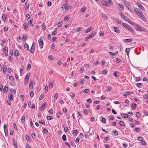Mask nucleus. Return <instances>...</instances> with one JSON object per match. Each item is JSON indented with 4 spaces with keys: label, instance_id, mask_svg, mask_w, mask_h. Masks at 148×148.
<instances>
[{
    "label": "nucleus",
    "instance_id": "f257e3e1",
    "mask_svg": "<svg viewBox=\"0 0 148 148\" xmlns=\"http://www.w3.org/2000/svg\"><path fill=\"white\" fill-rule=\"evenodd\" d=\"M136 14L143 20L145 21V20H146V18H145L143 13L140 10H139L137 12Z\"/></svg>",
    "mask_w": 148,
    "mask_h": 148
},
{
    "label": "nucleus",
    "instance_id": "f03ea898",
    "mask_svg": "<svg viewBox=\"0 0 148 148\" xmlns=\"http://www.w3.org/2000/svg\"><path fill=\"white\" fill-rule=\"evenodd\" d=\"M119 15L121 16L125 21H130V20L129 18L126 16H124V15L123 14L122 12L119 13Z\"/></svg>",
    "mask_w": 148,
    "mask_h": 148
},
{
    "label": "nucleus",
    "instance_id": "7ed1b4c3",
    "mask_svg": "<svg viewBox=\"0 0 148 148\" xmlns=\"http://www.w3.org/2000/svg\"><path fill=\"white\" fill-rule=\"evenodd\" d=\"M35 47V43L34 42L32 43L31 47L30 49V51L31 53H33L34 51Z\"/></svg>",
    "mask_w": 148,
    "mask_h": 148
},
{
    "label": "nucleus",
    "instance_id": "20e7f679",
    "mask_svg": "<svg viewBox=\"0 0 148 148\" xmlns=\"http://www.w3.org/2000/svg\"><path fill=\"white\" fill-rule=\"evenodd\" d=\"M38 42L40 48H42L43 46V42L42 40L41 39L38 40Z\"/></svg>",
    "mask_w": 148,
    "mask_h": 148
},
{
    "label": "nucleus",
    "instance_id": "39448f33",
    "mask_svg": "<svg viewBox=\"0 0 148 148\" xmlns=\"http://www.w3.org/2000/svg\"><path fill=\"white\" fill-rule=\"evenodd\" d=\"M121 116L123 118H128L130 116V115H129L125 113L122 114L121 115Z\"/></svg>",
    "mask_w": 148,
    "mask_h": 148
},
{
    "label": "nucleus",
    "instance_id": "423d86ee",
    "mask_svg": "<svg viewBox=\"0 0 148 148\" xmlns=\"http://www.w3.org/2000/svg\"><path fill=\"white\" fill-rule=\"evenodd\" d=\"M127 29L130 31V32L133 34V35L135 34V33L131 27L129 26L127 27Z\"/></svg>",
    "mask_w": 148,
    "mask_h": 148
},
{
    "label": "nucleus",
    "instance_id": "0eeeda50",
    "mask_svg": "<svg viewBox=\"0 0 148 148\" xmlns=\"http://www.w3.org/2000/svg\"><path fill=\"white\" fill-rule=\"evenodd\" d=\"M95 34L96 33L95 32H94V33H92L91 34L88 36L87 37V38L89 39L91 38L94 37Z\"/></svg>",
    "mask_w": 148,
    "mask_h": 148
},
{
    "label": "nucleus",
    "instance_id": "6e6552de",
    "mask_svg": "<svg viewBox=\"0 0 148 148\" xmlns=\"http://www.w3.org/2000/svg\"><path fill=\"white\" fill-rule=\"evenodd\" d=\"M137 5L141 9L143 10H144V8L139 3L137 2L136 3Z\"/></svg>",
    "mask_w": 148,
    "mask_h": 148
},
{
    "label": "nucleus",
    "instance_id": "1a4fd4ad",
    "mask_svg": "<svg viewBox=\"0 0 148 148\" xmlns=\"http://www.w3.org/2000/svg\"><path fill=\"white\" fill-rule=\"evenodd\" d=\"M70 18V15H66L64 19V21H67Z\"/></svg>",
    "mask_w": 148,
    "mask_h": 148
},
{
    "label": "nucleus",
    "instance_id": "9d476101",
    "mask_svg": "<svg viewBox=\"0 0 148 148\" xmlns=\"http://www.w3.org/2000/svg\"><path fill=\"white\" fill-rule=\"evenodd\" d=\"M93 29V28L92 27H90L89 28H88V29H87L85 31V32H86V33H88L91 31Z\"/></svg>",
    "mask_w": 148,
    "mask_h": 148
},
{
    "label": "nucleus",
    "instance_id": "9b49d317",
    "mask_svg": "<svg viewBox=\"0 0 148 148\" xmlns=\"http://www.w3.org/2000/svg\"><path fill=\"white\" fill-rule=\"evenodd\" d=\"M47 105V103L46 102H44L42 104V105L40 107V109H41V110H43L45 108Z\"/></svg>",
    "mask_w": 148,
    "mask_h": 148
},
{
    "label": "nucleus",
    "instance_id": "f8f14e48",
    "mask_svg": "<svg viewBox=\"0 0 148 148\" xmlns=\"http://www.w3.org/2000/svg\"><path fill=\"white\" fill-rule=\"evenodd\" d=\"M101 15H102V17L103 18L104 20H107L108 19V18L106 14H103V13H102Z\"/></svg>",
    "mask_w": 148,
    "mask_h": 148
},
{
    "label": "nucleus",
    "instance_id": "ddd939ff",
    "mask_svg": "<svg viewBox=\"0 0 148 148\" xmlns=\"http://www.w3.org/2000/svg\"><path fill=\"white\" fill-rule=\"evenodd\" d=\"M29 3H28V2H27L25 3V6L26 7L25 10H27L28 9L29 6Z\"/></svg>",
    "mask_w": 148,
    "mask_h": 148
},
{
    "label": "nucleus",
    "instance_id": "4468645a",
    "mask_svg": "<svg viewBox=\"0 0 148 148\" xmlns=\"http://www.w3.org/2000/svg\"><path fill=\"white\" fill-rule=\"evenodd\" d=\"M9 98L10 99V100L12 101L13 99V96L12 94L11 93H10L9 94L8 96Z\"/></svg>",
    "mask_w": 148,
    "mask_h": 148
},
{
    "label": "nucleus",
    "instance_id": "2eb2a0df",
    "mask_svg": "<svg viewBox=\"0 0 148 148\" xmlns=\"http://www.w3.org/2000/svg\"><path fill=\"white\" fill-rule=\"evenodd\" d=\"M114 31L117 33H119L120 31L119 28L116 27H114Z\"/></svg>",
    "mask_w": 148,
    "mask_h": 148
},
{
    "label": "nucleus",
    "instance_id": "dca6fc26",
    "mask_svg": "<svg viewBox=\"0 0 148 148\" xmlns=\"http://www.w3.org/2000/svg\"><path fill=\"white\" fill-rule=\"evenodd\" d=\"M23 27L24 29L26 30L27 29L28 26L27 23H24L23 25Z\"/></svg>",
    "mask_w": 148,
    "mask_h": 148
},
{
    "label": "nucleus",
    "instance_id": "f3484780",
    "mask_svg": "<svg viewBox=\"0 0 148 148\" xmlns=\"http://www.w3.org/2000/svg\"><path fill=\"white\" fill-rule=\"evenodd\" d=\"M8 89L7 86H5L3 89V92L5 93L8 90Z\"/></svg>",
    "mask_w": 148,
    "mask_h": 148
},
{
    "label": "nucleus",
    "instance_id": "a211bd4d",
    "mask_svg": "<svg viewBox=\"0 0 148 148\" xmlns=\"http://www.w3.org/2000/svg\"><path fill=\"white\" fill-rule=\"evenodd\" d=\"M132 40V39H127L124 40V42H131Z\"/></svg>",
    "mask_w": 148,
    "mask_h": 148
},
{
    "label": "nucleus",
    "instance_id": "6ab92c4d",
    "mask_svg": "<svg viewBox=\"0 0 148 148\" xmlns=\"http://www.w3.org/2000/svg\"><path fill=\"white\" fill-rule=\"evenodd\" d=\"M7 66L5 65H4L3 66V71L4 73H5V72L6 71H7Z\"/></svg>",
    "mask_w": 148,
    "mask_h": 148
},
{
    "label": "nucleus",
    "instance_id": "aec40b11",
    "mask_svg": "<svg viewBox=\"0 0 148 148\" xmlns=\"http://www.w3.org/2000/svg\"><path fill=\"white\" fill-rule=\"evenodd\" d=\"M131 93L130 92H126L125 93H124L123 96L124 97H125L127 95H130L131 94Z\"/></svg>",
    "mask_w": 148,
    "mask_h": 148
},
{
    "label": "nucleus",
    "instance_id": "412c9836",
    "mask_svg": "<svg viewBox=\"0 0 148 148\" xmlns=\"http://www.w3.org/2000/svg\"><path fill=\"white\" fill-rule=\"evenodd\" d=\"M102 3L104 5L107 6H108V5H107V2L104 0L102 1Z\"/></svg>",
    "mask_w": 148,
    "mask_h": 148
},
{
    "label": "nucleus",
    "instance_id": "4be33fe9",
    "mask_svg": "<svg viewBox=\"0 0 148 148\" xmlns=\"http://www.w3.org/2000/svg\"><path fill=\"white\" fill-rule=\"evenodd\" d=\"M24 46L25 48L27 50H29V47L27 43H25L24 44Z\"/></svg>",
    "mask_w": 148,
    "mask_h": 148
},
{
    "label": "nucleus",
    "instance_id": "5701e85b",
    "mask_svg": "<svg viewBox=\"0 0 148 148\" xmlns=\"http://www.w3.org/2000/svg\"><path fill=\"white\" fill-rule=\"evenodd\" d=\"M33 83L32 82H30L29 85V87L30 88H33Z\"/></svg>",
    "mask_w": 148,
    "mask_h": 148
},
{
    "label": "nucleus",
    "instance_id": "b1692460",
    "mask_svg": "<svg viewBox=\"0 0 148 148\" xmlns=\"http://www.w3.org/2000/svg\"><path fill=\"white\" fill-rule=\"evenodd\" d=\"M18 51L17 50H15L14 54V56L16 57H17L18 56Z\"/></svg>",
    "mask_w": 148,
    "mask_h": 148
},
{
    "label": "nucleus",
    "instance_id": "393cba45",
    "mask_svg": "<svg viewBox=\"0 0 148 148\" xmlns=\"http://www.w3.org/2000/svg\"><path fill=\"white\" fill-rule=\"evenodd\" d=\"M107 73H108V71L106 69L103 70L102 72V73L103 74H104V75L107 74Z\"/></svg>",
    "mask_w": 148,
    "mask_h": 148
},
{
    "label": "nucleus",
    "instance_id": "a878e982",
    "mask_svg": "<svg viewBox=\"0 0 148 148\" xmlns=\"http://www.w3.org/2000/svg\"><path fill=\"white\" fill-rule=\"evenodd\" d=\"M141 116V114L139 112H137L136 113V116L137 117H140Z\"/></svg>",
    "mask_w": 148,
    "mask_h": 148
},
{
    "label": "nucleus",
    "instance_id": "bb28decb",
    "mask_svg": "<svg viewBox=\"0 0 148 148\" xmlns=\"http://www.w3.org/2000/svg\"><path fill=\"white\" fill-rule=\"evenodd\" d=\"M137 86L139 88H141L143 85L142 83H138L137 84Z\"/></svg>",
    "mask_w": 148,
    "mask_h": 148
},
{
    "label": "nucleus",
    "instance_id": "cd10ccee",
    "mask_svg": "<svg viewBox=\"0 0 148 148\" xmlns=\"http://www.w3.org/2000/svg\"><path fill=\"white\" fill-rule=\"evenodd\" d=\"M82 29V27H79L76 29V32H78L79 31H81Z\"/></svg>",
    "mask_w": 148,
    "mask_h": 148
},
{
    "label": "nucleus",
    "instance_id": "c85d7f7f",
    "mask_svg": "<svg viewBox=\"0 0 148 148\" xmlns=\"http://www.w3.org/2000/svg\"><path fill=\"white\" fill-rule=\"evenodd\" d=\"M3 51L4 52L5 51H7V53L8 52V48L7 47H4L3 48Z\"/></svg>",
    "mask_w": 148,
    "mask_h": 148
},
{
    "label": "nucleus",
    "instance_id": "c756f323",
    "mask_svg": "<svg viewBox=\"0 0 148 148\" xmlns=\"http://www.w3.org/2000/svg\"><path fill=\"white\" fill-rule=\"evenodd\" d=\"M119 124L120 125L122 126H124L125 125L124 122L121 121H120L119 122Z\"/></svg>",
    "mask_w": 148,
    "mask_h": 148
},
{
    "label": "nucleus",
    "instance_id": "7c9ffc66",
    "mask_svg": "<svg viewBox=\"0 0 148 148\" xmlns=\"http://www.w3.org/2000/svg\"><path fill=\"white\" fill-rule=\"evenodd\" d=\"M71 8V6H68V5H67V6L65 8V10L66 11L70 9Z\"/></svg>",
    "mask_w": 148,
    "mask_h": 148
},
{
    "label": "nucleus",
    "instance_id": "2f4dec72",
    "mask_svg": "<svg viewBox=\"0 0 148 148\" xmlns=\"http://www.w3.org/2000/svg\"><path fill=\"white\" fill-rule=\"evenodd\" d=\"M44 97V95H43V94H42L39 97V100L40 101L42 100Z\"/></svg>",
    "mask_w": 148,
    "mask_h": 148
},
{
    "label": "nucleus",
    "instance_id": "473e14b6",
    "mask_svg": "<svg viewBox=\"0 0 148 148\" xmlns=\"http://www.w3.org/2000/svg\"><path fill=\"white\" fill-rule=\"evenodd\" d=\"M41 27H42V30L43 31H45V25L44 23H43L41 26Z\"/></svg>",
    "mask_w": 148,
    "mask_h": 148
},
{
    "label": "nucleus",
    "instance_id": "72a5a7b5",
    "mask_svg": "<svg viewBox=\"0 0 148 148\" xmlns=\"http://www.w3.org/2000/svg\"><path fill=\"white\" fill-rule=\"evenodd\" d=\"M62 138L64 141H65L66 140V135L65 134H64L62 136Z\"/></svg>",
    "mask_w": 148,
    "mask_h": 148
},
{
    "label": "nucleus",
    "instance_id": "f704fd0d",
    "mask_svg": "<svg viewBox=\"0 0 148 148\" xmlns=\"http://www.w3.org/2000/svg\"><path fill=\"white\" fill-rule=\"evenodd\" d=\"M25 117L24 115L22 117L21 121L22 123H23L25 122Z\"/></svg>",
    "mask_w": 148,
    "mask_h": 148
},
{
    "label": "nucleus",
    "instance_id": "c9c22d12",
    "mask_svg": "<svg viewBox=\"0 0 148 148\" xmlns=\"http://www.w3.org/2000/svg\"><path fill=\"white\" fill-rule=\"evenodd\" d=\"M64 130L66 132H68L69 131V129L68 127L65 126L64 128Z\"/></svg>",
    "mask_w": 148,
    "mask_h": 148
},
{
    "label": "nucleus",
    "instance_id": "e433bc0d",
    "mask_svg": "<svg viewBox=\"0 0 148 148\" xmlns=\"http://www.w3.org/2000/svg\"><path fill=\"white\" fill-rule=\"evenodd\" d=\"M62 22H63L62 21H60L58 24V26L59 27H60L61 26Z\"/></svg>",
    "mask_w": 148,
    "mask_h": 148
},
{
    "label": "nucleus",
    "instance_id": "4c0bfd02",
    "mask_svg": "<svg viewBox=\"0 0 148 148\" xmlns=\"http://www.w3.org/2000/svg\"><path fill=\"white\" fill-rule=\"evenodd\" d=\"M123 26L127 29V27L129 26L127 24L125 23H123L122 24Z\"/></svg>",
    "mask_w": 148,
    "mask_h": 148
},
{
    "label": "nucleus",
    "instance_id": "58836bf2",
    "mask_svg": "<svg viewBox=\"0 0 148 148\" xmlns=\"http://www.w3.org/2000/svg\"><path fill=\"white\" fill-rule=\"evenodd\" d=\"M130 51V49L128 48H127L125 49V52L127 53V55H128L129 52Z\"/></svg>",
    "mask_w": 148,
    "mask_h": 148
},
{
    "label": "nucleus",
    "instance_id": "ea45409f",
    "mask_svg": "<svg viewBox=\"0 0 148 148\" xmlns=\"http://www.w3.org/2000/svg\"><path fill=\"white\" fill-rule=\"evenodd\" d=\"M124 3L125 4V5L128 8H129L130 7V5H129V3H128V2H127L126 1L125 2L124 1Z\"/></svg>",
    "mask_w": 148,
    "mask_h": 148
},
{
    "label": "nucleus",
    "instance_id": "a19ab883",
    "mask_svg": "<svg viewBox=\"0 0 148 148\" xmlns=\"http://www.w3.org/2000/svg\"><path fill=\"white\" fill-rule=\"evenodd\" d=\"M136 105L135 104L132 103V108L133 109L135 108H136Z\"/></svg>",
    "mask_w": 148,
    "mask_h": 148
},
{
    "label": "nucleus",
    "instance_id": "79ce46f5",
    "mask_svg": "<svg viewBox=\"0 0 148 148\" xmlns=\"http://www.w3.org/2000/svg\"><path fill=\"white\" fill-rule=\"evenodd\" d=\"M28 80H29V79H28V78H26L25 79V82H24V84L25 85H26L27 84V83L28 82Z\"/></svg>",
    "mask_w": 148,
    "mask_h": 148
},
{
    "label": "nucleus",
    "instance_id": "37998d69",
    "mask_svg": "<svg viewBox=\"0 0 148 148\" xmlns=\"http://www.w3.org/2000/svg\"><path fill=\"white\" fill-rule=\"evenodd\" d=\"M101 121L103 123H105L106 122V120L105 118H102L101 119Z\"/></svg>",
    "mask_w": 148,
    "mask_h": 148
},
{
    "label": "nucleus",
    "instance_id": "c03bdc74",
    "mask_svg": "<svg viewBox=\"0 0 148 148\" xmlns=\"http://www.w3.org/2000/svg\"><path fill=\"white\" fill-rule=\"evenodd\" d=\"M53 86V82H51L50 83V84H49V88H52Z\"/></svg>",
    "mask_w": 148,
    "mask_h": 148
},
{
    "label": "nucleus",
    "instance_id": "a18cd8bd",
    "mask_svg": "<svg viewBox=\"0 0 148 148\" xmlns=\"http://www.w3.org/2000/svg\"><path fill=\"white\" fill-rule=\"evenodd\" d=\"M26 139L28 141H29V137L28 135H26L25 136Z\"/></svg>",
    "mask_w": 148,
    "mask_h": 148
},
{
    "label": "nucleus",
    "instance_id": "49530a36",
    "mask_svg": "<svg viewBox=\"0 0 148 148\" xmlns=\"http://www.w3.org/2000/svg\"><path fill=\"white\" fill-rule=\"evenodd\" d=\"M143 81H146L148 83V79L146 77H144L143 79Z\"/></svg>",
    "mask_w": 148,
    "mask_h": 148
},
{
    "label": "nucleus",
    "instance_id": "de8ad7c7",
    "mask_svg": "<svg viewBox=\"0 0 148 148\" xmlns=\"http://www.w3.org/2000/svg\"><path fill=\"white\" fill-rule=\"evenodd\" d=\"M145 29V28L140 26L139 29H138V30L144 31Z\"/></svg>",
    "mask_w": 148,
    "mask_h": 148
},
{
    "label": "nucleus",
    "instance_id": "09e8293b",
    "mask_svg": "<svg viewBox=\"0 0 148 148\" xmlns=\"http://www.w3.org/2000/svg\"><path fill=\"white\" fill-rule=\"evenodd\" d=\"M137 139L138 140L140 141H142L143 140V139L141 137L139 136L137 137Z\"/></svg>",
    "mask_w": 148,
    "mask_h": 148
},
{
    "label": "nucleus",
    "instance_id": "8fccbe9b",
    "mask_svg": "<svg viewBox=\"0 0 148 148\" xmlns=\"http://www.w3.org/2000/svg\"><path fill=\"white\" fill-rule=\"evenodd\" d=\"M2 18L4 21H5L6 20V17L4 15L2 16Z\"/></svg>",
    "mask_w": 148,
    "mask_h": 148
},
{
    "label": "nucleus",
    "instance_id": "3c124183",
    "mask_svg": "<svg viewBox=\"0 0 148 148\" xmlns=\"http://www.w3.org/2000/svg\"><path fill=\"white\" fill-rule=\"evenodd\" d=\"M43 131L44 132L45 134H47L48 133V131L45 128H44L43 129Z\"/></svg>",
    "mask_w": 148,
    "mask_h": 148
},
{
    "label": "nucleus",
    "instance_id": "603ef678",
    "mask_svg": "<svg viewBox=\"0 0 148 148\" xmlns=\"http://www.w3.org/2000/svg\"><path fill=\"white\" fill-rule=\"evenodd\" d=\"M9 79L10 80V81H12V82L13 81V80H14V79L13 77L12 76H9Z\"/></svg>",
    "mask_w": 148,
    "mask_h": 148
},
{
    "label": "nucleus",
    "instance_id": "864d4df0",
    "mask_svg": "<svg viewBox=\"0 0 148 148\" xmlns=\"http://www.w3.org/2000/svg\"><path fill=\"white\" fill-rule=\"evenodd\" d=\"M67 6V4H64L62 5V8H65Z\"/></svg>",
    "mask_w": 148,
    "mask_h": 148
},
{
    "label": "nucleus",
    "instance_id": "5fc2aeb1",
    "mask_svg": "<svg viewBox=\"0 0 148 148\" xmlns=\"http://www.w3.org/2000/svg\"><path fill=\"white\" fill-rule=\"evenodd\" d=\"M87 102H88L89 103H92V101L91 99L89 98L87 100Z\"/></svg>",
    "mask_w": 148,
    "mask_h": 148
},
{
    "label": "nucleus",
    "instance_id": "6e6d98bb",
    "mask_svg": "<svg viewBox=\"0 0 148 148\" xmlns=\"http://www.w3.org/2000/svg\"><path fill=\"white\" fill-rule=\"evenodd\" d=\"M39 123H40L41 124H42L43 125L45 124V121L44 120L43 121H39Z\"/></svg>",
    "mask_w": 148,
    "mask_h": 148
},
{
    "label": "nucleus",
    "instance_id": "4d7b16f0",
    "mask_svg": "<svg viewBox=\"0 0 148 148\" xmlns=\"http://www.w3.org/2000/svg\"><path fill=\"white\" fill-rule=\"evenodd\" d=\"M53 110L52 109H50L48 111V112L49 113H50L51 114H53Z\"/></svg>",
    "mask_w": 148,
    "mask_h": 148
},
{
    "label": "nucleus",
    "instance_id": "13d9d810",
    "mask_svg": "<svg viewBox=\"0 0 148 148\" xmlns=\"http://www.w3.org/2000/svg\"><path fill=\"white\" fill-rule=\"evenodd\" d=\"M113 132L115 134V135L116 136L118 135V132L117 131V130L114 131H113Z\"/></svg>",
    "mask_w": 148,
    "mask_h": 148
},
{
    "label": "nucleus",
    "instance_id": "bf43d9fd",
    "mask_svg": "<svg viewBox=\"0 0 148 148\" xmlns=\"http://www.w3.org/2000/svg\"><path fill=\"white\" fill-rule=\"evenodd\" d=\"M135 130L136 132H139L140 131V130L139 128H136L135 129Z\"/></svg>",
    "mask_w": 148,
    "mask_h": 148
},
{
    "label": "nucleus",
    "instance_id": "052dcab7",
    "mask_svg": "<svg viewBox=\"0 0 148 148\" xmlns=\"http://www.w3.org/2000/svg\"><path fill=\"white\" fill-rule=\"evenodd\" d=\"M141 144L142 145H145L146 144V143L144 141H143V140L142 141Z\"/></svg>",
    "mask_w": 148,
    "mask_h": 148
},
{
    "label": "nucleus",
    "instance_id": "680f3d73",
    "mask_svg": "<svg viewBox=\"0 0 148 148\" xmlns=\"http://www.w3.org/2000/svg\"><path fill=\"white\" fill-rule=\"evenodd\" d=\"M30 96L31 97H32L34 95V93L32 91L30 92Z\"/></svg>",
    "mask_w": 148,
    "mask_h": 148
},
{
    "label": "nucleus",
    "instance_id": "e2e57ef3",
    "mask_svg": "<svg viewBox=\"0 0 148 148\" xmlns=\"http://www.w3.org/2000/svg\"><path fill=\"white\" fill-rule=\"evenodd\" d=\"M143 97L146 99H148V95H146V94H145L144 96H143Z\"/></svg>",
    "mask_w": 148,
    "mask_h": 148
},
{
    "label": "nucleus",
    "instance_id": "0e129e2a",
    "mask_svg": "<svg viewBox=\"0 0 148 148\" xmlns=\"http://www.w3.org/2000/svg\"><path fill=\"white\" fill-rule=\"evenodd\" d=\"M116 61L117 63H119L121 62V60L119 58H116Z\"/></svg>",
    "mask_w": 148,
    "mask_h": 148
},
{
    "label": "nucleus",
    "instance_id": "69168bd1",
    "mask_svg": "<svg viewBox=\"0 0 148 148\" xmlns=\"http://www.w3.org/2000/svg\"><path fill=\"white\" fill-rule=\"evenodd\" d=\"M123 147L125 148H126L127 146V145L126 143H124L123 144Z\"/></svg>",
    "mask_w": 148,
    "mask_h": 148
},
{
    "label": "nucleus",
    "instance_id": "338daca9",
    "mask_svg": "<svg viewBox=\"0 0 148 148\" xmlns=\"http://www.w3.org/2000/svg\"><path fill=\"white\" fill-rule=\"evenodd\" d=\"M89 91V90L88 89H86L84 90V93H86L88 92Z\"/></svg>",
    "mask_w": 148,
    "mask_h": 148
},
{
    "label": "nucleus",
    "instance_id": "774afa93",
    "mask_svg": "<svg viewBox=\"0 0 148 148\" xmlns=\"http://www.w3.org/2000/svg\"><path fill=\"white\" fill-rule=\"evenodd\" d=\"M112 89V87H108L107 88V90L108 91H110Z\"/></svg>",
    "mask_w": 148,
    "mask_h": 148
}]
</instances>
